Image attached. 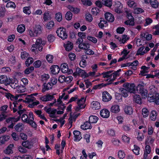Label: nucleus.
Instances as JSON below:
<instances>
[{
	"instance_id": "1",
	"label": "nucleus",
	"mask_w": 159,
	"mask_h": 159,
	"mask_svg": "<svg viewBox=\"0 0 159 159\" xmlns=\"http://www.w3.org/2000/svg\"><path fill=\"white\" fill-rule=\"evenodd\" d=\"M121 71L120 69L116 71L110 70L103 72L102 73V75H103V77L104 78H109L107 80V81H108L109 82H112L116 79L117 77L119 76L120 74L119 72Z\"/></svg>"
},
{
	"instance_id": "2",
	"label": "nucleus",
	"mask_w": 159,
	"mask_h": 159,
	"mask_svg": "<svg viewBox=\"0 0 159 159\" xmlns=\"http://www.w3.org/2000/svg\"><path fill=\"white\" fill-rule=\"evenodd\" d=\"M42 31V28L39 25H35L33 27V30L29 31V35L31 37H36L40 34Z\"/></svg>"
},
{
	"instance_id": "3",
	"label": "nucleus",
	"mask_w": 159,
	"mask_h": 159,
	"mask_svg": "<svg viewBox=\"0 0 159 159\" xmlns=\"http://www.w3.org/2000/svg\"><path fill=\"white\" fill-rule=\"evenodd\" d=\"M56 33L57 35L63 40L67 38L68 35L66 30L63 28L60 27L57 30Z\"/></svg>"
},
{
	"instance_id": "4",
	"label": "nucleus",
	"mask_w": 159,
	"mask_h": 159,
	"mask_svg": "<svg viewBox=\"0 0 159 159\" xmlns=\"http://www.w3.org/2000/svg\"><path fill=\"white\" fill-rule=\"evenodd\" d=\"M123 86L131 93H134L136 92V87L134 84H130L129 83H126L123 84Z\"/></svg>"
},
{
	"instance_id": "5",
	"label": "nucleus",
	"mask_w": 159,
	"mask_h": 159,
	"mask_svg": "<svg viewBox=\"0 0 159 159\" xmlns=\"http://www.w3.org/2000/svg\"><path fill=\"white\" fill-rule=\"evenodd\" d=\"M45 44V42L42 41L41 38H39L37 39L35 44L32 45V47L35 48L36 49H38L39 51H41L43 49V45Z\"/></svg>"
},
{
	"instance_id": "6",
	"label": "nucleus",
	"mask_w": 159,
	"mask_h": 159,
	"mask_svg": "<svg viewBox=\"0 0 159 159\" xmlns=\"http://www.w3.org/2000/svg\"><path fill=\"white\" fill-rule=\"evenodd\" d=\"M102 94V100L104 102H108L112 98L111 96L107 91L103 92Z\"/></svg>"
},
{
	"instance_id": "7",
	"label": "nucleus",
	"mask_w": 159,
	"mask_h": 159,
	"mask_svg": "<svg viewBox=\"0 0 159 159\" xmlns=\"http://www.w3.org/2000/svg\"><path fill=\"white\" fill-rule=\"evenodd\" d=\"M9 84L12 88L15 89L18 86V81L16 79H9Z\"/></svg>"
},
{
	"instance_id": "8",
	"label": "nucleus",
	"mask_w": 159,
	"mask_h": 159,
	"mask_svg": "<svg viewBox=\"0 0 159 159\" xmlns=\"http://www.w3.org/2000/svg\"><path fill=\"white\" fill-rule=\"evenodd\" d=\"M115 11L118 13H122L121 9L123 7L122 4L119 2H117L115 4Z\"/></svg>"
},
{
	"instance_id": "9",
	"label": "nucleus",
	"mask_w": 159,
	"mask_h": 159,
	"mask_svg": "<svg viewBox=\"0 0 159 159\" xmlns=\"http://www.w3.org/2000/svg\"><path fill=\"white\" fill-rule=\"evenodd\" d=\"M54 97L53 95H51L49 94L46 95L40 98V99L43 102L50 101L53 99Z\"/></svg>"
},
{
	"instance_id": "10",
	"label": "nucleus",
	"mask_w": 159,
	"mask_h": 159,
	"mask_svg": "<svg viewBox=\"0 0 159 159\" xmlns=\"http://www.w3.org/2000/svg\"><path fill=\"white\" fill-rule=\"evenodd\" d=\"M138 92L142 96L143 98H145L148 96V91L144 88H140V89H137Z\"/></svg>"
},
{
	"instance_id": "11",
	"label": "nucleus",
	"mask_w": 159,
	"mask_h": 159,
	"mask_svg": "<svg viewBox=\"0 0 159 159\" xmlns=\"http://www.w3.org/2000/svg\"><path fill=\"white\" fill-rule=\"evenodd\" d=\"M105 19L108 21L112 22L114 20V17L113 15L110 12H107L105 14Z\"/></svg>"
},
{
	"instance_id": "12",
	"label": "nucleus",
	"mask_w": 159,
	"mask_h": 159,
	"mask_svg": "<svg viewBox=\"0 0 159 159\" xmlns=\"http://www.w3.org/2000/svg\"><path fill=\"white\" fill-rule=\"evenodd\" d=\"M24 94H18L16 95L15 96H14L10 93H6L5 95L8 99L10 98L11 100H17L18 98L21 97V96L24 95Z\"/></svg>"
},
{
	"instance_id": "13",
	"label": "nucleus",
	"mask_w": 159,
	"mask_h": 159,
	"mask_svg": "<svg viewBox=\"0 0 159 159\" xmlns=\"http://www.w3.org/2000/svg\"><path fill=\"white\" fill-rule=\"evenodd\" d=\"M9 79H8L6 76L4 75L0 76V83L4 84L6 85L9 84Z\"/></svg>"
},
{
	"instance_id": "14",
	"label": "nucleus",
	"mask_w": 159,
	"mask_h": 159,
	"mask_svg": "<svg viewBox=\"0 0 159 159\" xmlns=\"http://www.w3.org/2000/svg\"><path fill=\"white\" fill-rule=\"evenodd\" d=\"M14 144H9L4 150V153L7 154H12L13 152L12 149L14 148Z\"/></svg>"
},
{
	"instance_id": "15",
	"label": "nucleus",
	"mask_w": 159,
	"mask_h": 159,
	"mask_svg": "<svg viewBox=\"0 0 159 159\" xmlns=\"http://www.w3.org/2000/svg\"><path fill=\"white\" fill-rule=\"evenodd\" d=\"M73 133L75 137V141H79L82 138L80 135V132L79 131L75 130Z\"/></svg>"
},
{
	"instance_id": "16",
	"label": "nucleus",
	"mask_w": 159,
	"mask_h": 159,
	"mask_svg": "<svg viewBox=\"0 0 159 159\" xmlns=\"http://www.w3.org/2000/svg\"><path fill=\"white\" fill-rule=\"evenodd\" d=\"M100 114L102 117L107 118L109 116L110 112L107 109H103L100 111Z\"/></svg>"
},
{
	"instance_id": "17",
	"label": "nucleus",
	"mask_w": 159,
	"mask_h": 159,
	"mask_svg": "<svg viewBox=\"0 0 159 159\" xmlns=\"http://www.w3.org/2000/svg\"><path fill=\"white\" fill-rule=\"evenodd\" d=\"M43 86V87L42 89V91L44 93L47 90L52 89L53 85H52L50 82H49L47 84L44 83Z\"/></svg>"
},
{
	"instance_id": "18",
	"label": "nucleus",
	"mask_w": 159,
	"mask_h": 159,
	"mask_svg": "<svg viewBox=\"0 0 159 159\" xmlns=\"http://www.w3.org/2000/svg\"><path fill=\"white\" fill-rule=\"evenodd\" d=\"M50 69L52 73L54 74H58L60 71L59 67L57 65L52 66L51 67Z\"/></svg>"
},
{
	"instance_id": "19",
	"label": "nucleus",
	"mask_w": 159,
	"mask_h": 159,
	"mask_svg": "<svg viewBox=\"0 0 159 159\" xmlns=\"http://www.w3.org/2000/svg\"><path fill=\"white\" fill-rule=\"evenodd\" d=\"M92 108L94 110H98L100 109V105L99 103L97 101H93L91 104Z\"/></svg>"
},
{
	"instance_id": "20",
	"label": "nucleus",
	"mask_w": 159,
	"mask_h": 159,
	"mask_svg": "<svg viewBox=\"0 0 159 159\" xmlns=\"http://www.w3.org/2000/svg\"><path fill=\"white\" fill-rule=\"evenodd\" d=\"M124 111L125 113L128 115H131L133 113V110L131 106H125L124 109Z\"/></svg>"
},
{
	"instance_id": "21",
	"label": "nucleus",
	"mask_w": 159,
	"mask_h": 159,
	"mask_svg": "<svg viewBox=\"0 0 159 159\" xmlns=\"http://www.w3.org/2000/svg\"><path fill=\"white\" fill-rule=\"evenodd\" d=\"M20 119V116L17 118L15 117H9L7 119L6 121L7 123H16Z\"/></svg>"
},
{
	"instance_id": "22",
	"label": "nucleus",
	"mask_w": 159,
	"mask_h": 159,
	"mask_svg": "<svg viewBox=\"0 0 159 159\" xmlns=\"http://www.w3.org/2000/svg\"><path fill=\"white\" fill-rule=\"evenodd\" d=\"M90 124L89 121V122L86 121L84 122V125H81V128L84 130L89 129H90L92 127Z\"/></svg>"
},
{
	"instance_id": "23",
	"label": "nucleus",
	"mask_w": 159,
	"mask_h": 159,
	"mask_svg": "<svg viewBox=\"0 0 159 159\" xmlns=\"http://www.w3.org/2000/svg\"><path fill=\"white\" fill-rule=\"evenodd\" d=\"M14 128L16 131L20 132L23 130L24 125L22 123H19L15 126Z\"/></svg>"
},
{
	"instance_id": "24",
	"label": "nucleus",
	"mask_w": 159,
	"mask_h": 159,
	"mask_svg": "<svg viewBox=\"0 0 159 159\" xmlns=\"http://www.w3.org/2000/svg\"><path fill=\"white\" fill-rule=\"evenodd\" d=\"M98 118L97 116H91L89 118V121L90 123H95L98 120Z\"/></svg>"
},
{
	"instance_id": "25",
	"label": "nucleus",
	"mask_w": 159,
	"mask_h": 159,
	"mask_svg": "<svg viewBox=\"0 0 159 159\" xmlns=\"http://www.w3.org/2000/svg\"><path fill=\"white\" fill-rule=\"evenodd\" d=\"M61 71L63 73H66L68 72V66L67 64L64 63L61 66Z\"/></svg>"
},
{
	"instance_id": "26",
	"label": "nucleus",
	"mask_w": 159,
	"mask_h": 159,
	"mask_svg": "<svg viewBox=\"0 0 159 159\" xmlns=\"http://www.w3.org/2000/svg\"><path fill=\"white\" fill-rule=\"evenodd\" d=\"M111 111L113 113H117L118 112L120 111L119 106L117 105H115L112 106L111 107Z\"/></svg>"
},
{
	"instance_id": "27",
	"label": "nucleus",
	"mask_w": 159,
	"mask_h": 159,
	"mask_svg": "<svg viewBox=\"0 0 159 159\" xmlns=\"http://www.w3.org/2000/svg\"><path fill=\"white\" fill-rule=\"evenodd\" d=\"M22 145L23 147L28 149H30L32 147V145L28 141L23 142L22 143Z\"/></svg>"
},
{
	"instance_id": "28",
	"label": "nucleus",
	"mask_w": 159,
	"mask_h": 159,
	"mask_svg": "<svg viewBox=\"0 0 159 159\" xmlns=\"http://www.w3.org/2000/svg\"><path fill=\"white\" fill-rule=\"evenodd\" d=\"M10 137L9 136H3L0 137V143L2 144L4 143L5 142L8 141Z\"/></svg>"
},
{
	"instance_id": "29",
	"label": "nucleus",
	"mask_w": 159,
	"mask_h": 159,
	"mask_svg": "<svg viewBox=\"0 0 159 159\" xmlns=\"http://www.w3.org/2000/svg\"><path fill=\"white\" fill-rule=\"evenodd\" d=\"M67 7L70 11L75 13H78L80 11V10L79 8L74 7L71 5H68Z\"/></svg>"
},
{
	"instance_id": "30",
	"label": "nucleus",
	"mask_w": 159,
	"mask_h": 159,
	"mask_svg": "<svg viewBox=\"0 0 159 159\" xmlns=\"http://www.w3.org/2000/svg\"><path fill=\"white\" fill-rule=\"evenodd\" d=\"M78 116L77 115H75L73 116H71L69 118V123L70 125V128H71L72 125V123L73 121H75V120L76 119L77 117Z\"/></svg>"
},
{
	"instance_id": "31",
	"label": "nucleus",
	"mask_w": 159,
	"mask_h": 159,
	"mask_svg": "<svg viewBox=\"0 0 159 159\" xmlns=\"http://www.w3.org/2000/svg\"><path fill=\"white\" fill-rule=\"evenodd\" d=\"M102 3L106 6L111 7L112 5L111 0H102Z\"/></svg>"
},
{
	"instance_id": "32",
	"label": "nucleus",
	"mask_w": 159,
	"mask_h": 159,
	"mask_svg": "<svg viewBox=\"0 0 159 159\" xmlns=\"http://www.w3.org/2000/svg\"><path fill=\"white\" fill-rule=\"evenodd\" d=\"M73 47L72 43L69 41L68 42L65 46L66 50L68 51L71 50L72 49Z\"/></svg>"
},
{
	"instance_id": "33",
	"label": "nucleus",
	"mask_w": 159,
	"mask_h": 159,
	"mask_svg": "<svg viewBox=\"0 0 159 159\" xmlns=\"http://www.w3.org/2000/svg\"><path fill=\"white\" fill-rule=\"evenodd\" d=\"M134 97V100L136 103L139 104H141V99L139 95L137 94L135 95Z\"/></svg>"
},
{
	"instance_id": "34",
	"label": "nucleus",
	"mask_w": 159,
	"mask_h": 159,
	"mask_svg": "<svg viewBox=\"0 0 159 159\" xmlns=\"http://www.w3.org/2000/svg\"><path fill=\"white\" fill-rule=\"evenodd\" d=\"M79 47L80 49L86 50L87 48H89V46L87 44L83 42L79 45Z\"/></svg>"
},
{
	"instance_id": "35",
	"label": "nucleus",
	"mask_w": 159,
	"mask_h": 159,
	"mask_svg": "<svg viewBox=\"0 0 159 159\" xmlns=\"http://www.w3.org/2000/svg\"><path fill=\"white\" fill-rule=\"evenodd\" d=\"M120 90L123 96L125 97H127L128 96V93L129 92L126 89L122 88L120 89Z\"/></svg>"
},
{
	"instance_id": "36",
	"label": "nucleus",
	"mask_w": 159,
	"mask_h": 159,
	"mask_svg": "<svg viewBox=\"0 0 159 159\" xmlns=\"http://www.w3.org/2000/svg\"><path fill=\"white\" fill-rule=\"evenodd\" d=\"M18 87V88L17 89V93H23L25 91L26 89L25 86L21 85Z\"/></svg>"
},
{
	"instance_id": "37",
	"label": "nucleus",
	"mask_w": 159,
	"mask_h": 159,
	"mask_svg": "<svg viewBox=\"0 0 159 159\" xmlns=\"http://www.w3.org/2000/svg\"><path fill=\"white\" fill-rule=\"evenodd\" d=\"M17 29L18 32L20 33H22L25 30V27L23 25H19Z\"/></svg>"
},
{
	"instance_id": "38",
	"label": "nucleus",
	"mask_w": 159,
	"mask_h": 159,
	"mask_svg": "<svg viewBox=\"0 0 159 159\" xmlns=\"http://www.w3.org/2000/svg\"><path fill=\"white\" fill-rule=\"evenodd\" d=\"M101 20H100V22L98 24V26L100 28L102 29L104 27V24H107V22L103 19L101 18Z\"/></svg>"
},
{
	"instance_id": "39",
	"label": "nucleus",
	"mask_w": 159,
	"mask_h": 159,
	"mask_svg": "<svg viewBox=\"0 0 159 159\" xmlns=\"http://www.w3.org/2000/svg\"><path fill=\"white\" fill-rule=\"evenodd\" d=\"M150 4L152 7L154 8H157L158 7V3L156 0H151Z\"/></svg>"
},
{
	"instance_id": "40",
	"label": "nucleus",
	"mask_w": 159,
	"mask_h": 159,
	"mask_svg": "<svg viewBox=\"0 0 159 159\" xmlns=\"http://www.w3.org/2000/svg\"><path fill=\"white\" fill-rule=\"evenodd\" d=\"M33 59L32 57H29L25 62V65L26 66H28L33 63Z\"/></svg>"
},
{
	"instance_id": "41",
	"label": "nucleus",
	"mask_w": 159,
	"mask_h": 159,
	"mask_svg": "<svg viewBox=\"0 0 159 159\" xmlns=\"http://www.w3.org/2000/svg\"><path fill=\"white\" fill-rule=\"evenodd\" d=\"M134 149L133 150V151L136 155H138L139 154V151L140 148L137 145H134Z\"/></svg>"
},
{
	"instance_id": "42",
	"label": "nucleus",
	"mask_w": 159,
	"mask_h": 159,
	"mask_svg": "<svg viewBox=\"0 0 159 159\" xmlns=\"http://www.w3.org/2000/svg\"><path fill=\"white\" fill-rule=\"evenodd\" d=\"M43 19L44 21H46L51 19L50 15L48 12H45L43 14Z\"/></svg>"
},
{
	"instance_id": "43",
	"label": "nucleus",
	"mask_w": 159,
	"mask_h": 159,
	"mask_svg": "<svg viewBox=\"0 0 159 159\" xmlns=\"http://www.w3.org/2000/svg\"><path fill=\"white\" fill-rule=\"evenodd\" d=\"M30 7H26L23 8V12L28 15H29L31 13V11L30 10Z\"/></svg>"
},
{
	"instance_id": "44",
	"label": "nucleus",
	"mask_w": 159,
	"mask_h": 159,
	"mask_svg": "<svg viewBox=\"0 0 159 159\" xmlns=\"http://www.w3.org/2000/svg\"><path fill=\"white\" fill-rule=\"evenodd\" d=\"M34 68L33 66H30L27 68L25 70V73L26 74H28L32 72L34 70Z\"/></svg>"
},
{
	"instance_id": "45",
	"label": "nucleus",
	"mask_w": 159,
	"mask_h": 159,
	"mask_svg": "<svg viewBox=\"0 0 159 159\" xmlns=\"http://www.w3.org/2000/svg\"><path fill=\"white\" fill-rule=\"evenodd\" d=\"M142 114L143 115V116L144 117H147L149 114L148 111L146 108H144L142 109Z\"/></svg>"
},
{
	"instance_id": "46",
	"label": "nucleus",
	"mask_w": 159,
	"mask_h": 159,
	"mask_svg": "<svg viewBox=\"0 0 159 159\" xmlns=\"http://www.w3.org/2000/svg\"><path fill=\"white\" fill-rule=\"evenodd\" d=\"M6 7L7 8L12 7L14 8L16 7V6L14 2H9L7 3L6 5Z\"/></svg>"
},
{
	"instance_id": "47",
	"label": "nucleus",
	"mask_w": 159,
	"mask_h": 159,
	"mask_svg": "<svg viewBox=\"0 0 159 159\" xmlns=\"http://www.w3.org/2000/svg\"><path fill=\"white\" fill-rule=\"evenodd\" d=\"M72 16V14L70 11L67 12L65 15V17L66 20H70Z\"/></svg>"
},
{
	"instance_id": "48",
	"label": "nucleus",
	"mask_w": 159,
	"mask_h": 159,
	"mask_svg": "<svg viewBox=\"0 0 159 159\" xmlns=\"http://www.w3.org/2000/svg\"><path fill=\"white\" fill-rule=\"evenodd\" d=\"M128 5L129 7L133 8L137 6V4L134 1L131 0L128 1Z\"/></svg>"
},
{
	"instance_id": "49",
	"label": "nucleus",
	"mask_w": 159,
	"mask_h": 159,
	"mask_svg": "<svg viewBox=\"0 0 159 159\" xmlns=\"http://www.w3.org/2000/svg\"><path fill=\"white\" fill-rule=\"evenodd\" d=\"M50 78V76L48 74H43L41 76V78L43 82L46 81Z\"/></svg>"
},
{
	"instance_id": "50",
	"label": "nucleus",
	"mask_w": 159,
	"mask_h": 159,
	"mask_svg": "<svg viewBox=\"0 0 159 159\" xmlns=\"http://www.w3.org/2000/svg\"><path fill=\"white\" fill-rule=\"evenodd\" d=\"M118 156L120 158L123 159L125 156V154L123 151L120 150L118 152Z\"/></svg>"
},
{
	"instance_id": "51",
	"label": "nucleus",
	"mask_w": 159,
	"mask_h": 159,
	"mask_svg": "<svg viewBox=\"0 0 159 159\" xmlns=\"http://www.w3.org/2000/svg\"><path fill=\"white\" fill-rule=\"evenodd\" d=\"M134 18L131 19H129L128 20L125 22V24L127 25H134Z\"/></svg>"
},
{
	"instance_id": "52",
	"label": "nucleus",
	"mask_w": 159,
	"mask_h": 159,
	"mask_svg": "<svg viewBox=\"0 0 159 159\" xmlns=\"http://www.w3.org/2000/svg\"><path fill=\"white\" fill-rule=\"evenodd\" d=\"M86 61L84 59L83 57L79 63V65L80 67L84 68L86 66Z\"/></svg>"
},
{
	"instance_id": "53",
	"label": "nucleus",
	"mask_w": 159,
	"mask_h": 159,
	"mask_svg": "<svg viewBox=\"0 0 159 159\" xmlns=\"http://www.w3.org/2000/svg\"><path fill=\"white\" fill-rule=\"evenodd\" d=\"M22 119L23 121L26 123H29V120L28 116L25 114H24L22 116Z\"/></svg>"
},
{
	"instance_id": "54",
	"label": "nucleus",
	"mask_w": 159,
	"mask_h": 159,
	"mask_svg": "<svg viewBox=\"0 0 159 159\" xmlns=\"http://www.w3.org/2000/svg\"><path fill=\"white\" fill-rule=\"evenodd\" d=\"M91 11L93 15L96 16L99 13V10L97 8H93L92 9Z\"/></svg>"
},
{
	"instance_id": "55",
	"label": "nucleus",
	"mask_w": 159,
	"mask_h": 159,
	"mask_svg": "<svg viewBox=\"0 0 159 159\" xmlns=\"http://www.w3.org/2000/svg\"><path fill=\"white\" fill-rule=\"evenodd\" d=\"M55 18L58 21L60 22L61 21L62 19V17L61 13H57L55 15Z\"/></svg>"
},
{
	"instance_id": "56",
	"label": "nucleus",
	"mask_w": 159,
	"mask_h": 159,
	"mask_svg": "<svg viewBox=\"0 0 159 159\" xmlns=\"http://www.w3.org/2000/svg\"><path fill=\"white\" fill-rule=\"evenodd\" d=\"M53 58V56L50 54L47 55L46 57L47 60L50 63H52V62Z\"/></svg>"
},
{
	"instance_id": "57",
	"label": "nucleus",
	"mask_w": 159,
	"mask_h": 159,
	"mask_svg": "<svg viewBox=\"0 0 159 159\" xmlns=\"http://www.w3.org/2000/svg\"><path fill=\"white\" fill-rule=\"evenodd\" d=\"M18 149L19 151L22 153H25L27 152V150L25 148L20 146L18 147Z\"/></svg>"
},
{
	"instance_id": "58",
	"label": "nucleus",
	"mask_w": 159,
	"mask_h": 159,
	"mask_svg": "<svg viewBox=\"0 0 159 159\" xmlns=\"http://www.w3.org/2000/svg\"><path fill=\"white\" fill-rule=\"evenodd\" d=\"M68 56L70 59L72 61H74L75 59L76 56L73 53L70 52L69 53Z\"/></svg>"
},
{
	"instance_id": "59",
	"label": "nucleus",
	"mask_w": 159,
	"mask_h": 159,
	"mask_svg": "<svg viewBox=\"0 0 159 159\" xmlns=\"http://www.w3.org/2000/svg\"><path fill=\"white\" fill-rule=\"evenodd\" d=\"M47 38L48 41L50 43L53 42L55 39L54 36L52 34L48 35Z\"/></svg>"
},
{
	"instance_id": "60",
	"label": "nucleus",
	"mask_w": 159,
	"mask_h": 159,
	"mask_svg": "<svg viewBox=\"0 0 159 159\" xmlns=\"http://www.w3.org/2000/svg\"><path fill=\"white\" fill-rule=\"evenodd\" d=\"M86 19L88 21L91 22L93 20V18L92 15L89 14L87 13L85 15Z\"/></svg>"
},
{
	"instance_id": "61",
	"label": "nucleus",
	"mask_w": 159,
	"mask_h": 159,
	"mask_svg": "<svg viewBox=\"0 0 159 159\" xmlns=\"http://www.w3.org/2000/svg\"><path fill=\"white\" fill-rule=\"evenodd\" d=\"M28 53L26 52H23L21 53V57L22 59H25L28 57Z\"/></svg>"
},
{
	"instance_id": "62",
	"label": "nucleus",
	"mask_w": 159,
	"mask_h": 159,
	"mask_svg": "<svg viewBox=\"0 0 159 159\" xmlns=\"http://www.w3.org/2000/svg\"><path fill=\"white\" fill-rule=\"evenodd\" d=\"M11 136L13 139L15 141H18L19 139V137L18 135L15 132H13L11 134Z\"/></svg>"
},
{
	"instance_id": "63",
	"label": "nucleus",
	"mask_w": 159,
	"mask_h": 159,
	"mask_svg": "<svg viewBox=\"0 0 159 159\" xmlns=\"http://www.w3.org/2000/svg\"><path fill=\"white\" fill-rule=\"evenodd\" d=\"M86 101V99L84 97L80 99L77 102L78 105L81 104L82 105H84V103Z\"/></svg>"
},
{
	"instance_id": "64",
	"label": "nucleus",
	"mask_w": 159,
	"mask_h": 159,
	"mask_svg": "<svg viewBox=\"0 0 159 159\" xmlns=\"http://www.w3.org/2000/svg\"><path fill=\"white\" fill-rule=\"evenodd\" d=\"M82 2L83 4L84 5H87L90 6L92 4V3L90 0H84Z\"/></svg>"
}]
</instances>
